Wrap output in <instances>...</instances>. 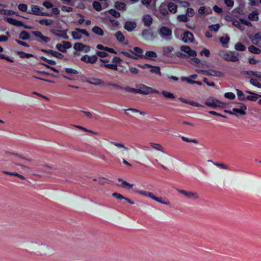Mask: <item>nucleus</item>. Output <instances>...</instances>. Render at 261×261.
Returning a JSON list of instances; mask_svg holds the SVG:
<instances>
[{
	"label": "nucleus",
	"mask_w": 261,
	"mask_h": 261,
	"mask_svg": "<svg viewBox=\"0 0 261 261\" xmlns=\"http://www.w3.org/2000/svg\"><path fill=\"white\" fill-rule=\"evenodd\" d=\"M218 55L226 61L236 62L239 60V53L234 51L221 50L219 52Z\"/></svg>",
	"instance_id": "obj_1"
},
{
	"label": "nucleus",
	"mask_w": 261,
	"mask_h": 261,
	"mask_svg": "<svg viewBox=\"0 0 261 261\" xmlns=\"http://www.w3.org/2000/svg\"><path fill=\"white\" fill-rule=\"evenodd\" d=\"M181 53H178L176 56L178 57H195L197 55L196 52L191 49L188 46L182 45L180 47Z\"/></svg>",
	"instance_id": "obj_2"
},
{
	"label": "nucleus",
	"mask_w": 261,
	"mask_h": 261,
	"mask_svg": "<svg viewBox=\"0 0 261 261\" xmlns=\"http://www.w3.org/2000/svg\"><path fill=\"white\" fill-rule=\"evenodd\" d=\"M138 93L143 95H147L150 93H159V92L151 87H148L144 84H139L136 85Z\"/></svg>",
	"instance_id": "obj_3"
},
{
	"label": "nucleus",
	"mask_w": 261,
	"mask_h": 261,
	"mask_svg": "<svg viewBox=\"0 0 261 261\" xmlns=\"http://www.w3.org/2000/svg\"><path fill=\"white\" fill-rule=\"evenodd\" d=\"M160 36L164 40L169 41L172 37V30L167 27H162L158 31Z\"/></svg>",
	"instance_id": "obj_4"
},
{
	"label": "nucleus",
	"mask_w": 261,
	"mask_h": 261,
	"mask_svg": "<svg viewBox=\"0 0 261 261\" xmlns=\"http://www.w3.org/2000/svg\"><path fill=\"white\" fill-rule=\"evenodd\" d=\"M83 34L85 35L86 37H89V34L88 32L85 29H82L79 28H76L75 31H73L71 33V35L73 39L75 40H80L82 38V35Z\"/></svg>",
	"instance_id": "obj_5"
},
{
	"label": "nucleus",
	"mask_w": 261,
	"mask_h": 261,
	"mask_svg": "<svg viewBox=\"0 0 261 261\" xmlns=\"http://www.w3.org/2000/svg\"><path fill=\"white\" fill-rule=\"evenodd\" d=\"M248 38L253 44L261 48V32L255 35H249Z\"/></svg>",
	"instance_id": "obj_6"
},
{
	"label": "nucleus",
	"mask_w": 261,
	"mask_h": 261,
	"mask_svg": "<svg viewBox=\"0 0 261 261\" xmlns=\"http://www.w3.org/2000/svg\"><path fill=\"white\" fill-rule=\"evenodd\" d=\"M205 105L211 107H221L223 103L220 101L213 98H207L205 102Z\"/></svg>",
	"instance_id": "obj_7"
},
{
	"label": "nucleus",
	"mask_w": 261,
	"mask_h": 261,
	"mask_svg": "<svg viewBox=\"0 0 261 261\" xmlns=\"http://www.w3.org/2000/svg\"><path fill=\"white\" fill-rule=\"evenodd\" d=\"M177 190L180 194L184 195L185 197L188 198L192 199L199 198V195L196 192H192L191 191L179 189H177Z\"/></svg>",
	"instance_id": "obj_8"
},
{
	"label": "nucleus",
	"mask_w": 261,
	"mask_h": 261,
	"mask_svg": "<svg viewBox=\"0 0 261 261\" xmlns=\"http://www.w3.org/2000/svg\"><path fill=\"white\" fill-rule=\"evenodd\" d=\"M32 34L34 36L37 38L36 40L38 42L47 43L50 40L49 38L43 36L41 32L39 31H33L32 32Z\"/></svg>",
	"instance_id": "obj_9"
},
{
	"label": "nucleus",
	"mask_w": 261,
	"mask_h": 261,
	"mask_svg": "<svg viewBox=\"0 0 261 261\" xmlns=\"http://www.w3.org/2000/svg\"><path fill=\"white\" fill-rule=\"evenodd\" d=\"M73 48L76 50L84 51L85 53H88L90 50V46L79 42L74 44Z\"/></svg>",
	"instance_id": "obj_10"
},
{
	"label": "nucleus",
	"mask_w": 261,
	"mask_h": 261,
	"mask_svg": "<svg viewBox=\"0 0 261 261\" xmlns=\"http://www.w3.org/2000/svg\"><path fill=\"white\" fill-rule=\"evenodd\" d=\"M174 51V48L172 46H165L162 48L163 55L168 57H172Z\"/></svg>",
	"instance_id": "obj_11"
},
{
	"label": "nucleus",
	"mask_w": 261,
	"mask_h": 261,
	"mask_svg": "<svg viewBox=\"0 0 261 261\" xmlns=\"http://www.w3.org/2000/svg\"><path fill=\"white\" fill-rule=\"evenodd\" d=\"M97 57L96 55H93L91 56H89L88 55H85L83 56L81 60V61L87 63H91L93 64L96 62L97 60Z\"/></svg>",
	"instance_id": "obj_12"
},
{
	"label": "nucleus",
	"mask_w": 261,
	"mask_h": 261,
	"mask_svg": "<svg viewBox=\"0 0 261 261\" xmlns=\"http://www.w3.org/2000/svg\"><path fill=\"white\" fill-rule=\"evenodd\" d=\"M194 39V36L190 32H185L182 35V40L185 43L192 42Z\"/></svg>",
	"instance_id": "obj_13"
},
{
	"label": "nucleus",
	"mask_w": 261,
	"mask_h": 261,
	"mask_svg": "<svg viewBox=\"0 0 261 261\" xmlns=\"http://www.w3.org/2000/svg\"><path fill=\"white\" fill-rule=\"evenodd\" d=\"M137 24L135 21H126L124 24V29L127 31L131 32L136 28Z\"/></svg>",
	"instance_id": "obj_14"
},
{
	"label": "nucleus",
	"mask_w": 261,
	"mask_h": 261,
	"mask_svg": "<svg viewBox=\"0 0 261 261\" xmlns=\"http://www.w3.org/2000/svg\"><path fill=\"white\" fill-rule=\"evenodd\" d=\"M112 195L113 197H115L117 199H124L131 204H133L135 203L134 201L132 200L131 199L127 197L123 196V195L118 193L114 192L112 193Z\"/></svg>",
	"instance_id": "obj_15"
},
{
	"label": "nucleus",
	"mask_w": 261,
	"mask_h": 261,
	"mask_svg": "<svg viewBox=\"0 0 261 261\" xmlns=\"http://www.w3.org/2000/svg\"><path fill=\"white\" fill-rule=\"evenodd\" d=\"M142 36L145 40H149L153 39V33L149 30H144L142 31Z\"/></svg>",
	"instance_id": "obj_16"
},
{
	"label": "nucleus",
	"mask_w": 261,
	"mask_h": 261,
	"mask_svg": "<svg viewBox=\"0 0 261 261\" xmlns=\"http://www.w3.org/2000/svg\"><path fill=\"white\" fill-rule=\"evenodd\" d=\"M201 71L202 72L206 73V74L208 75H213V76H216L217 77H222L224 76V74L222 72H221L220 71H218V70H210V71L201 70Z\"/></svg>",
	"instance_id": "obj_17"
},
{
	"label": "nucleus",
	"mask_w": 261,
	"mask_h": 261,
	"mask_svg": "<svg viewBox=\"0 0 261 261\" xmlns=\"http://www.w3.org/2000/svg\"><path fill=\"white\" fill-rule=\"evenodd\" d=\"M142 20L144 25L146 27H149L152 23V18L149 14L144 15L143 16Z\"/></svg>",
	"instance_id": "obj_18"
},
{
	"label": "nucleus",
	"mask_w": 261,
	"mask_h": 261,
	"mask_svg": "<svg viewBox=\"0 0 261 261\" xmlns=\"http://www.w3.org/2000/svg\"><path fill=\"white\" fill-rule=\"evenodd\" d=\"M133 190L135 193L145 196L146 197H149L151 198H152V197L153 196V194L152 193L148 191L138 190L136 188L133 189Z\"/></svg>",
	"instance_id": "obj_19"
},
{
	"label": "nucleus",
	"mask_w": 261,
	"mask_h": 261,
	"mask_svg": "<svg viewBox=\"0 0 261 261\" xmlns=\"http://www.w3.org/2000/svg\"><path fill=\"white\" fill-rule=\"evenodd\" d=\"M156 54L153 51H147L146 52L145 55L140 56V58H145L147 59H153L156 58Z\"/></svg>",
	"instance_id": "obj_20"
},
{
	"label": "nucleus",
	"mask_w": 261,
	"mask_h": 261,
	"mask_svg": "<svg viewBox=\"0 0 261 261\" xmlns=\"http://www.w3.org/2000/svg\"><path fill=\"white\" fill-rule=\"evenodd\" d=\"M118 180L119 182H121V184H119V185L117 184V185L122 188L130 189L132 188L133 187V184H130L127 182V181L124 180L122 178H119L118 179Z\"/></svg>",
	"instance_id": "obj_21"
},
{
	"label": "nucleus",
	"mask_w": 261,
	"mask_h": 261,
	"mask_svg": "<svg viewBox=\"0 0 261 261\" xmlns=\"http://www.w3.org/2000/svg\"><path fill=\"white\" fill-rule=\"evenodd\" d=\"M7 21L8 23L17 27L23 26V23L21 21L17 20L12 18L8 17L7 18Z\"/></svg>",
	"instance_id": "obj_22"
},
{
	"label": "nucleus",
	"mask_w": 261,
	"mask_h": 261,
	"mask_svg": "<svg viewBox=\"0 0 261 261\" xmlns=\"http://www.w3.org/2000/svg\"><path fill=\"white\" fill-rule=\"evenodd\" d=\"M241 73L243 75H248V77H251L252 76H255L257 77L258 72L253 71L251 70H243L241 71Z\"/></svg>",
	"instance_id": "obj_23"
},
{
	"label": "nucleus",
	"mask_w": 261,
	"mask_h": 261,
	"mask_svg": "<svg viewBox=\"0 0 261 261\" xmlns=\"http://www.w3.org/2000/svg\"><path fill=\"white\" fill-rule=\"evenodd\" d=\"M167 8L170 12L175 13L177 11V6L172 2H169L167 4Z\"/></svg>",
	"instance_id": "obj_24"
},
{
	"label": "nucleus",
	"mask_w": 261,
	"mask_h": 261,
	"mask_svg": "<svg viewBox=\"0 0 261 261\" xmlns=\"http://www.w3.org/2000/svg\"><path fill=\"white\" fill-rule=\"evenodd\" d=\"M41 12L40 11V8L38 6L32 5L31 7V11L28 12V13L34 15H40Z\"/></svg>",
	"instance_id": "obj_25"
},
{
	"label": "nucleus",
	"mask_w": 261,
	"mask_h": 261,
	"mask_svg": "<svg viewBox=\"0 0 261 261\" xmlns=\"http://www.w3.org/2000/svg\"><path fill=\"white\" fill-rule=\"evenodd\" d=\"M38 21L40 24L46 26H50L54 23V21L51 19H42L39 20Z\"/></svg>",
	"instance_id": "obj_26"
},
{
	"label": "nucleus",
	"mask_w": 261,
	"mask_h": 261,
	"mask_svg": "<svg viewBox=\"0 0 261 261\" xmlns=\"http://www.w3.org/2000/svg\"><path fill=\"white\" fill-rule=\"evenodd\" d=\"M86 82L91 85L95 86L100 85L103 83V81L97 78H93L92 79L91 81L88 80Z\"/></svg>",
	"instance_id": "obj_27"
},
{
	"label": "nucleus",
	"mask_w": 261,
	"mask_h": 261,
	"mask_svg": "<svg viewBox=\"0 0 261 261\" xmlns=\"http://www.w3.org/2000/svg\"><path fill=\"white\" fill-rule=\"evenodd\" d=\"M259 97H261V95L253 93V94H250V95L246 96V100L255 101Z\"/></svg>",
	"instance_id": "obj_28"
},
{
	"label": "nucleus",
	"mask_w": 261,
	"mask_h": 261,
	"mask_svg": "<svg viewBox=\"0 0 261 261\" xmlns=\"http://www.w3.org/2000/svg\"><path fill=\"white\" fill-rule=\"evenodd\" d=\"M246 109V106L242 104L240 109L234 108L232 109V111L241 115H245L246 113L245 111Z\"/></svg>",
	"instance_id": "obj_29"
},
{
	"label": "nucleus",
	"mask_w": 261,
	"mask_h": 261,
	"mask_svg": "<svg viewBox=\"0 0 261 261\" xmlns=\"http://www.w3.org/2000/svg\"><path fill=\"white\" fill-rule=\"evenodd\" d=\"M248 18L252 21H257L258 19V12H252L248 15Z\"/></svg>",
	"instance_id": "obj_30"
},
{
	"label": "nucleus",
	"mask_w": 261,
	"mask_h": 261,
	"mask_svg": "<svg viewBox=\"0 0 261 261\" xmlns=\"http://www.w3.org/2000/svg\"><path fill=\"white\" fill-rule=\"evenodd\" d=\"M47 52L48 53V54H50L53 56L55 57L58 59H62L64 57V55L61 53L51 49H49V51Z\"/></svg>",
	"instance_id": "obj_31"
},
{
	"label": "nucleus",
	"mask_w": 261,
	"mask_h": 261,
	"mask_svg": "<svg viewBox=\"0 0 261 261\" xmlns=\"http://www.w3.org/2000/svg\"><path fill=\"white\" fill-rule=\"evenodd\" d=\"M92 32L96 35L99 36H103V31L101 28L99 27L95 26L92 29Z\"/></svg>",
	"instance_id": "obj_32"
},
{
	"label": "nucleus",
	"mask_w": 261,
	"mask_h": 261,
	"mask_svg": "<svg viewBox=\"0 0 261 261\" xmlns=\"http://www.w3.org/2000/svg\"><path fill=\"white\" fill-rule=\"evenodd\" d=\"M150 68H151L149 71L150 72L152 73H155L160 76L161 75V70H160V67L152 66V67H151Z\"/></svg>",
	"instance_id": "obj_33"
},
{
	"label": "nucleus",
	"mask_w": 261,
	"mask_h": 261,
	"mask_svg": "<svg viewBox=\"0 0 261 261\" xmlns=\"http://www.w3.org/2000/svg\"><path fill=\"white\" fill-rule=\"evenodd\" d=\"M16 54L19 56L21 58H29L31 57H34V55L31 54L25 53L22 51H18L16 52Z\"/></svg>",
	"instance_id": "obj_34"
},
{
	"label": "nucleus",
	"mask_w": 261,
	"mask_h": 261,
	"mask_svg": "<svg viewBox=\"0 0 261 261\" xmlns=\"http://www.w3.org/2000/svg\"><path fill=\"white\" fill-rule=\"evenodd\" d=\"M237 94L238 97V99L240 100H246V96L245 95L244 93L240 90L237 89H236Z\"/></svg>",
	"instance_id": "obj_35"
},
{
	"label": "nucleus",
	"mask_w": 261,
	"mask_h": 261,
	"mask_svg": "<svg viewBox=\"0 0 261 261\" xmlns=\"http://www.w3.org/2000/svg\"><path fill=\"white\" fill-rule=\"evenodd\" d=\"M248 50L250 53L255 54H259L261 53L260 49L255 47L254 45H250L248 47Z\"/></svg>",
	"instance_id": "obj_36"
},
{
	"label": "nucleus",
	"mask_w": 261,
	"mask_h": 261,
	"mask_svg": "<svg viewBox=\"0 0 261 261\" xmlns=\"http://www.w3.org/2000/svg\"><path fill=\"white\" fill-rule=\"evenodd\" d=\"M30 37V34L25 31L21 32L19 34V38L23 40H28Z\"/></svg>",
	"instance_id": "obj_37"
},
{
	"label": "nucleus",
	"mask_w": 261,
	"mask_h": 261,
	"mask_svg": "<svg viewBox=\"0 0 261 261\" xmlns=\"http://www.w3.org/2000/svg\"><path fill=\"white\" fill-rule=\"evenodd\" d=\"M149 144L151 147L154 149L161 152H163V148L160 144L152 142H150Z\"/></svg>",
	"instance_id": "obj_38"
},
{
	"label": "nucleus",
	"mask_w": 261,
	"mask_h": 261,
	"mask_svg": "<svg viewBox=\"0 0 261 261\" xmlns=\"http://www.w3.org/2000/svg\"><path fill=\"white\" fill-rule=\"evenodd\" d=\"M117 40L120 42H122L125 40V37L120 31H117L115 35Z\"/></svg>",
	"instance_id": "obj_39"
},
{
	"label": "nucleus",
	"mask_w": 261,
	"mask_h": 261,
	"mask_svg": "<svg viewBox=\"0 0 261 261\" xmlns=\"http://www.w3.org/2000/svg\"><path fill=\"white\" fill-rule=\"evenodd\" d=\"M241 23H242V22L240 20L239 21V20L235 19V20L233 21L232 24L234 26L237 27L240 30L243 31L245 29V27Z\"/></svg>",
	"instance_id": "obj_40"
},
{
	"label": "nucleus",
	"mask_w": 261,
	"mask_h": 261,
	"mask_svg": "<svg viewBox=\"0 0 261 261\" xmlns=\"http://www.w3.org/2000/svg\"><path fill=\"white\" fill-rule=\"evenodd\" d=\"M162 93L163 95L166 98L174 99L175 98L174 94L171 92H167L166 91H163Z\"/></svg>",
	"instance_id": "obj_41"
},
{
	"label": "nucleus",
	"mask_w": 261,
	"mask_h": 261,
	"mask_svg": "<svg viewBox=\"0 0 261 261\" xmlns=\"http://www.w3.org/2000/svg\"><path fill=\"white\" fill-rule=\"evenodd\" d=\"M115 7L119 10H124L125 8V4L122 2H117L115 4Z\"/></svg>",
	"instance_id": "obj_42"
},
{
	"label": "nucleus",
	"mask_w": 261,
	"mask_h": 261,
	"mask_svg": "<svg viewBox=\"0 0 261 261\" xmlns=\"http://www.w3.org/2000/svg\"><path fill=\"white\" fill-rule=\"evenodd\" d=\"M236 50L238 51H244L246 49V47L241 43H237L234 46Z\"/></svg>",
	"instance_id": "obj_43"
},
{
	"label": "nucleus",
	"mask_w": 261,
	"mask_h": 261,
	"mask_svg": "<svg viewBox=\"0 0 261 261\" xmlns=\"http://www.w3.org/2000/svg\"><path fill=\"white\" fill-rule=\"evenodd\" d=\"M65 71L66 73L69 75L76 74L79 73L76 70L70 68H66L65 69Z\"/></svg>",
	"instance_id": "obj_44"
},
{
	"label": "nucleus",
	"mask_w": 261,
	"mask_h": 261,
	"mask_svg": "<svg viewBox=\"0 0 261 261\" xmlns=\"http://www.w3.org/2000/svg\"><path fill=\"white\" fill-rule=\"evenodd\" d=\"M250 82L252 85L259 88H261V84L259 83L257 80L251 78L250 79Z\"/></svg>",
	"instance_id": "obj_45"
},
{
	"label": "nucleus",
	"mask_w": 261,
	"mask_h": 261,
	"mask_svg": "<svg viewBox=\"0 0 261 261\" xmlns=\"http://www.w3.org/2000/svg\"><path fill=\"white\" fill-rule=\"evenodd\" d=\"M92 6L93 8L97 11H100L101 10V5L98 2H94Z\"/></svg>",
	"instance_id": "obj_46"
},
{
	"label": "nucleus",
	"mask_w": 261,
	"mask_h": 261,
	"mask_svg": "<svg viewBox=\"0 0 261 261\" xmlns=\"http://www.w3.org/2000/svg\"><path fill=\"white\" fill-rule=\"evenodd\" d=\"M214 165H215V166L219 167V168H221L222 169H227V170H229V167L225 165V164H222V163H213Z\"/></svg>",
	"instance_id": "obj_47"
},
{
	"label": "nucleus",
	"mask_w": 261,
	"mask_h": 261,
	"mask_svg": "<svg viewBox=\"0 0 261 261\" xmlns=\"http://www.w3.org/2000/svg\"><path fill=\"white\" fill-rule=\"evenodd\" d=\"M134 50L136 55L138 56L139 57H140V56H142V54L143 53V50L138 47H134Z\"/></svg>",
	"instance_id": "obj_48"
},
{
	"label": "nucleus",
	"mask_w": 261,
	"mask_h": 261,
	"mask_svg": "<svg viewBox=\"0 0 261 261\" xmlns=\"http://www.w3.org/2000/svg\"><path fill=\"white\" fill-rule=\"evenodd\" d=\"M177 20L180 22H187L188 19L187 15H179L177 16Z\"/></svg>",
	"instance_id": "obj_49"
},
{
	"label": "nucleus",
	"mask_w": 261,
	"mask_h": 261,
	"mask_svg": "<svg viewBox=\"0 0 261 261\" xmlns=\"http://www.w3.org/2000/svg\"><path fill=\"white\" fill-rule=\"evenodd\" d=\"M103 66L107 68L111 69L116 71L118 70V66L116 64H104Z\"/></svg>",
	"instance_id": "obj_50"
},
{
	"label": "nucleus",
	"mask_w": 261,
	"mask_h": 261,
	"mask_svg": "<svg viewBox=\"0 0 261 261\" xmlns=\"http://www.w3.org/2000/svg\"><path fill=\"white\" fill-rule=\"evenodd\" d=\"M151 199H153V200H155L156 201H158V202H159L160 203H163V204H169V202H165V201H163L162 200V198L156 197L154 195H153V197H152Z\"/></svg>",
	"instance_id": "obj_51"
},
{
	"label": "nucleus",
	"mask_w": 261,
	"mask_h": 261,
	"mask_svg": "<svg viewBox=\"0 0 261 261\" xmlns=\"http://www.w3.org/2000/svg\"><path fill=\"white\" fill-rule=\"evenodd\" d=\"M224 96L225 98L229 99H233L236 97L234 94H233L232 92L225 93L224 94Z\"/></svg>",
	"instance_id": "obj_52"
},
{
	"label": "nucleus",
	"mask_w": 261,
	"mask_h": 261,
	"mask_svg": "<svg viewBox=\"0 0 261 261\" xmlns=\"http://www.w3.org/2000/svg\"><path fill=\"white\" fill-rule=\"evenodd\" d=\"M109 13L115 17H119L120 14L119 12H117L115 10L111 9L109 11Z\"/></svg>",
	"instance_id": "obj_53"
},
{
	"label": "nucleus",
	"mask_w": 261,
	"mask_h": 261,
	"mask_svg": "<svg viewBox=\"0 0 261 261\" xmlns=\"http://www.w3.org/2000/svg\"><path fill=\"white\" fill-rule=\"evenodd\" d=\"M208 28L210 29L211 31L217 32L220 28V25L219 24H213V25H210L208 27Z\"/></svg>",
	"instance_id": "obj_54"
},
{
	"label": "nucleus",
	"mask_w": 261,
	"mask_h": 261,
	"mask_svg": "<svg viewBox=\"0 0 261 261\" xmlns=\"http://www.w3.org/2000/svg\"><path fill=\"white\" fill-rule=\"evenodd\" d=\"M229 38L228 36L222 37L220 38V41L223 44H226L229 42Z\"/></svg>",
	"instance_id": "obj_55"
},
{
	"label": "nucleus",
	"mask_w": 261,
	"mask_h": 261,
	"mask_svg": "<svg viewBox=\"0 0 261 261\" xmlns=\"http://www.w3.org/2000/svg\"><path fill=\"white\" fill-rule=\"evenodd\" d=\"M125 91L128 92H133L135 93H138V91L136 88H130L129 87H125L123 88Z\"/></svg>",
	"instance_id": "obj_56"
},
{
	"label": "nucleus",
	"mask_w": 261,
	"mask_h": 261,
	"mask_svg": "<svg viewBox=\"0 0 261 261\" xmlns=\"http://www.w3.org/2000/svg\"><path fill=\"white\" fill-rule=\"evenodd\" d=\"M56 48L60 51H61L62 53L66 52V50H65V47H64L63 44L62 45L61 44H57L56 45Z\"/></svg>",
	"instance_id": "obj_57"
},
{
	"label": "nucleus",
	"mask_w": 261,
	"mask_h": 261,
	"mask_svg": "<svg viewBox=\"0 0 261 261\" xmlns=\"http://www.w3.org/2000/svg\"><path fill=\"white\" fill-rule=\"evenodd\" d=\"M81 112L85 114V115L88 118H95V115L91 113L90 112L85 111H81Z\"/></svg>",
	"instance_id": "obj_58"
},
{
	"label": "nucleus",
	"mask_w": 261,
	"mask_h": 261,
	"mask_svg": "<svg viewBox=\"0 0 261 261\" xmlns=\"http://www.w3.org/2000/svg\"><path fill=\"white\" fill-rule=\"evenodd\" d=\"M27 6L25 4H19L18 6V8L19 10L22 12H26L27 10Z\"/></svg>",
	"instance_id": "obj_59"
},
{
	"label": "nucleus",
	"mask_w": 261,
	"mask_h": 261,
	"mask_svg": "<svg viewBox=\"0 0 261 261\" xmlns=\"http://www.w3.org/2000/svg\"><path fill=\"white\" fill-rule=\"evenodd\" d=\"M181 139L183 141H185V142H193V143H198V141L196 139H190L187 137H181Z\"/></svg>",
	"instance_id": "obj_60"
},
{
	"label": "nucleus",
	"mask_w": 261,
	"mask_h": 261,
	"mask_svg": "<svg viewBox=\"0 0 261 261\" xmlns=\"http://www.w3.org/2000/svg\"><path fill=\"white\" fill-rule=\"evenodd\" d=\"M61 10L63 12H70L73 11V8L70 7L64 6L61 7Z\"/></svg>",
	"instance_id": "obj_61"
},
{
	"label": "nucleus",
	"mask_w": 261,
	"mask_h": 261,
	"mask_svg": "<svg viewBox=\"0 0 261 261\" xmlns=\"http://www.w3.org/2000/svg\"><path fill=\"white\" fill-rule=\"evenodd\" d=\"M121 54L123 55L124 56H125L126 57H128L129 58H131L132 59L137 60L138 59L136 57H135V56H134L133 55H132L129 53H127V52L122 51L121 53Z\"/></svg>",
	"instance_id": "obj_62"
},
{
	"label": "nucleus",
	"mask_w": 261,
	"mask_h": 261,
	"mask_svg": "<svg viewBox=\"0 0 261 261\" xmlns=\"http://www.w3.org/2000/svg\"><path fill=\"white\" fill-rule=\"evenodd\" d=\"M112 143L116 147L123 148L125 150H128V148L127 147H125L123 144L117 142H112Z\"/></svg>",
	"instance_id": "obj_63"
},
{
	"label": "nucleus",
	"mask_w": 261,
	"mask_h": 261,
	"mask_svg": "<svg viewBox=\"0 0 261 261\" xmlns=\"http://www.w3.org/2000/svg\"><path fill=\"white\" fill-rule=\"evenodd\" d=\"M97 55L100 58H104L107 57L108 54L105 51H99L97 52Z\"/></svg>",
	"instance_id": "obj_64"
}]
</instances>
